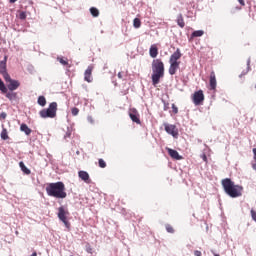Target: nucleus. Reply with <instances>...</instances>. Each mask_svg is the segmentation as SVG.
<instances>
[{
	"label": "nucleus",
	"instance_id": "nucleus-19",
	"mask_svg": "<svg viewBox=\"0 0 256 256\" xmlns=\"http://www.w3.org/2000/svg\"><path fill=\"white\" fill-rule=\"evenodd\" d=\"M20 131L25 133V135H31V132H32L31 128H29V126H27V124H21Z\"/></svg>",
	"mask_w": 256,
	"mask_h": 256
},
{
	"label": "nucleus",
	"instance_id": "nucleus-34",
	"mask_svg": "<svg viewBox=\"0 0 256 256\" xmlns=\"http://www.w3.org/2000/svg\"><path fill=\"white\" fill-rule=\"evenodd\" d=\"M71 113L74 116L79 115V108H77V107L72 108Z\"/></svg>",
	"mask_w": 256,
	"mask_h": 256
},
{
	"label": "nucleus",
	"instance_id": "nucleus-17",
	"mask_svg": "<svg viewBox=\"0 0 256 256\" xmlns=\"http://www.w3.org/2000/svg\"><path fill=\"white\" fill-rule=\"evenodd\" d=\"M19 167L25 175H31V170L27 168V166H25V163H23V161L19 162Z\"/></svg>",
	"mask_w": 256,
	"mask_h": 256
},
{
	"label": "nucleus",
	"instance_id": "nucleus-40",
	"mask_svg": "<svg viewBox=\"0 0 256 256\" xmlns=\"http://www.w3.org/2000/svg\"><path fill=\"white\" fill-rule=\"evenodd\" d=\"M118 78H119V79H122V78H123V72H119V73H118Z\"/></svg>",
	"mask_w": 256,
	"mask_h": 256
},
{
	"label": "nucleus",
	"instance_id": "nucleus-25",
	"mask_svg": "<svg viewBox=\"0 0 256 256\" xmlns=\"http://www.w3.org/2000/svg\"><path fill=\"white\" fill-rule=\"evenodd\" d=\"M57 61H59V63H61V65L71 67V66L69 65V61L67 60V58L58 57V58H57Z\"/></svg>",
	"mask_w": 256,
	"mask_h": 256
},
{
	"label": "nucleus",
	"instance_id": "nucleus-9",
	"mask_svg": "<svg viewBox=\"0 0 256 256\" xmlns=\"http://www.w3.org/2000/svg\"><path fill=\"white\" fill-rule=\"evenodd\" d=\"M164 129L168 135H172L175 139L179 137V130L177 129V126L173 124L164 123Z\"/></svg>",
	"mask_w": 256,
	"mask_h": 256
},
{
	"label": "nucleus",
	"instance_id": "nucleus-31",
	"mask_svg": "<svg viewBox=\"0 0 256 256\" xmlns=\"http://www.w3.org/2000/svg\"><path fill=\"white\" fill-rule=\"evenodd\" d=\"M18 17H19V19H21L22 21H25V19H27V13L24 12V11H20Z\"/></svg>",
	"mask_w": 256,
	"mask_h": 256
},
{
	"label": "nucleus",
	"instance_id": "nucleus-15",
	"mask_svg": "<svg viewBox=\"0 0 256 256\" xmlns=\"http://www.w3.org/2000/svg\"><path fill=\"white\" fill-rule=\"evenodd\" d=\"M167 151H168V155H170L172 159H176V161H181V159H183V157L179 155V152H177V150L167 148Z\"/></svg>",
	"mask_w": 256,
	"mask_h": 256
},
{
	"label": "nucleus",
	"instance_id": "nucleus-44",
	"mask_svg": "<svg viewBox=\"0 0 256 256\" xmlns=\"http://www.w3.org/2000/svg\"><path fill=\"white\" fill-rule=\"evenodd\" d=\"M254 87H255V89H256V84H255V86H254Z\"/></svg>",
	"mask_w": 256,
	"mask_h": 256
},
{
	"label": "nucleus",
	"instance_id": "nucleus-7",
	"mask_svg": "<svg viewBox=\"0 0 256 256\" xmlns=\"http://www.w3.org/2000/svg\"><path fill=\"white\" fill-rule=\"evenodd\" d=\"M4 81L7 83V89L9 91H17V89H19V87H21V82H19L18 80H13L11 78V75H8L4 78Z\"/></svg>",
	"mask_w": 256,
	"mask_h": 256
},
{
	"label": "nucleus",
	"instance_id": "nucleus-26",
	"mask_svg": "<svg viewBox=\"0 0 256 256\" xmlns=\"http://www.w3.org/2000/svg\"><path fill=\"white\" fill-rule=\"evenodd\" d=\"M90 13L92 17H99V9H97L96 7H91Z\"/></svg>",
	"mask_w": 256,
	"mask_h": 256
},
{
	"label": "nucleus",
	"instance_id": "nucleus-1",
	"mask_svg": "<svg viewBox=\"0 0 256 256\" xmlns=\"http://www.w3.org/2000/svg\"><path fill=\"white\" fill-rule=\"evenodd\" d=\"M163 77H165V64L161 59H154L152 61V85L157 87Z\"/></svg>",
	"mask_w": 256,
	"mask_h": 256
},
{
	"label": "nucleus",
	"instance_id": "nucleus-5",
	"mask_svg": "<svg viewBox=\"0 0 256 256\" xmlns=\"http://www.w3.org/2000/svg\"><path fill=\"white\" fill-rule=\"evenodd\" d=\"M42 119H55L57 117V102H51L47 109H42L39 112Z\"/></svg>",
	"mask_w": 256,
	"mask_h": 256
},
{
	"label": "nucleus",
	"instance_id": "nucleus-13",
	"mask_svg": "<svg viewBox=\"0 0 256 256\" xmlns=\"http://www.w3.org/2000/svg\"><path fill=\"white\" fill-rule=\"evenodd\" d=\"M0 75H2L3 79L9 76V73L7 72V56L0 62Z\"/></svg>",
	"mask_w": 256,
	"mask_h": 256
},
{
	"label": "nucleus",
	"instance_id": "nucleus-38",
	"mask_svg": "<svg viewBox=\"0 0 256 256\" xmlns=\"http://www.w3.org/2000/svg\"><path fill=\"white\" fill-rule=\"evenodd\" d=\"M194 255H195V256H201L202 253H201V251H199V250H195V251H194Z\"/></svg>",
	"mask_w": 256,
	"mask_h": 256
},
{
	"label": "nucleus",
	"instance_id": "nucleus-3",
	"mask_svg": "<svg viewBox=\"0 0 256 256\" xmlns=\"http://www.w3.org/2000/svg\"><path fill=\"white\" fill-rule=\"evenodd\" d=\"M65 190V184L63 182L48 183L46 186L47 195L55 199H65L67 197Z\"/></svg>",
	"mask_w": 256,
	"mask_h": 256
},
{
	"label": "nucleus",
	"instance_id": "nucleus-39",
	"mask_svg": "<svg viewBox=\"0 0 256 256\" xmlns=\"http://www.w3.org/2000/svg\"><path fill=\"white\" fill-rule=\"evenodd\" d=\"M253 154H254L253 159H254V161H256V148L253 149Z\"/></svg>",
	"mask_w": 256,
	"mask_h": 256
},
{
	"label": "nucleus",
	"instance_id": "nucleus-37",
	"mask_svg": "<svg viewBox=\"0 0 256 256\" xmlns=\"http://www.w3.org/2000/svg\"><path fill=\"white\" fill-rule=\"evenodd\" d=\"M238 3L242 6L245 7V0H237Z\"/></svg>",
	"mask_w": 256,
	"mask_h": 256
},
{
	"label": "nucleus",
	"instance_id": "nucleus-14",
	"mask_svg": "<svg viewBox=\"0 0 256 256\" xmlns=\"http://www.w3.org/2000/svg\"><path fill=\"white\" fill-rule=\"evenodd\" d=\"M78 177L79 179L84 181V183H87V184L91 183V178L89 176V173H87V171L80 170L78 172Z\"/></svg>",
	"mask_w": 256,
	"mask_h": 256
},
{
	"label": "nucleus",
	"instance_id": "nucleus-28",
	"mask_svg": "<svg viewBox=\"0 0 256 256\" xmlns=\"http://www.w3.org/2000/svg\"><path fill=\"white\" fill-rule=\"evenodd\" d=\"M133 27H135V29H139V27H141V19L135 18L133 20Z\"/></svg>",
	"mask_w": 256,
	"mask_h": 256
},
{
	"label": "nucleus",
	"instance_id": "nucleus-24",
	"mask_svg": "<svg viewBox=\"0 0 256 256\" xmlns=\"http://www.w3.org/2000/svg\"><path fill=\"white\" fill-rule=\"evenodd\" d=\"M177 25H179L181 27V29H183V27H185V20L183 19L182 15L178 16Z\"/></svg>",
	"mask_w": 256,
	"mask_h": 256
},
{
	"label": "nucleus",
	"instance_id": "nucleus-22",
	"mask_svg": "<svg viewBox=\"0 0 256 256\" xmlns=\"http://www.w3.org/2000/svg\"><path fill=\"white\" fill-rule=\"evenodd\" d=\"M203 35H205V31L196 30L191 34V39H195V37H203Z\"/></svg>",
	"mask_w": 256,
	"mask_h": 256
},
{
	"label": "nucleus",
	"instance_id": "nucleus-2",
	"mask_svg": "<svg viewBox=\"0 0 256 256\" xmlns=\"http://www.w3.org/2000/svg\"><path fill=\"white\" fill-rule=\"evenodd\" d=\"M221 183L226 195H229L232 199H237V197L243 195V186L235 185L231 178H225Z\"/></svg>",
	"mask_w": 256,
	"mask_h": 256
},
{
	"label": "nucleus",
	"instance_id": "nucleus-11",
	"mask_svg": "<svg viewBox=\"0 0 256 256\" xmlns=\"http://www.w3.org/2000/svg\"><path fill=\"white\" fill-rule=\"evenodd\" d=\"M129 117L133 123H136L137 125H141V119H139V112L135 108H131L129 110Z\"/></svg>",
	"mask_w": 256,
	"mask_h": 256
},
{
	"label": "nucleus",
	"instance_id": "nucleus-35",
	"mask_svg": "<svg viewBox=\"0 0 256 256\" xmlns=\"http://www.w3.org/2000/svg\"><path fill=\"white\" fill-rule=\"evenodd\" d=\"M5 119H7V113L1 112V114H0V121H5Z\"/></svg>",
	"mask_w": 256,
	"mask_h": 256
},
{
	"label": "nucleus",
	"instance_id": "nucleus-42",
	"mask_svg": "<svg viewBox=\"0 0 256 256\" xmlns=\"http://www.w3.org/2000/svg\"><path fill=\"white\" fill-rule=\"evenodd\" d=\"M67 135V137H71V133H68V134H66Z\"/></svg>",
	"mask_w": 256,
	"mask_h": 256
},
{
	"label": "nucleus",
	"instance_id": "nucleus-27",
	"mask_svg": "<svg viewBox=\"0 0 256 256\" xmlns=\"http://www.w3.org/2000/svg\"><path fill=\"white\" fill-rule=\"evenodd\" d=\"M0 91L1 93H7V86H5V82L0 78Z\"/></svg>",
	"mask_w": 256,
	"mask_h": 256
},
{
	"label": "nucleus",
	"instance_id": "nucleus-4",
	"mask_svg": "<svg viewBox=\"0 0 256 256\" xmlns=\"http://www.w3.org/2000/svg\"><path fill=\"white\" fill-rule=\"evenodd\" d=\"M182 55L181 49L177 48L176 51L170 56V67L168 69L170 75H175V73H177V69H179V65H181L179 59H181Z\"/></svg>",
	"mask_w": 256,
	"mask_h": 256
},
{
	"label": "nucleus",
	"instance_id": "nucleus-8",
	"mask_svg": "<svg viewBox=\"0 0 256 256\" xmlns=\"http://www.w3.org/2000/svg\"><path fill=\"white\" fill-rule=\"evenodd\" d=\"M192 101L194 105H202L205 101V94H203V90H198L194 92L192 96Z\"/></svg>",
	"mask_w": 256,
	"mask_h": 256
},
{
	"label": "nucleus",
	"instance_id": "nucleus-12",
	"mask_svg": "<svg viewBox=\"0 0 256 256\" xmlns=\"http://www.w3.org/2000/svg\"><path fill=\"white\" fill-rule=\"evenodd\" d=\"M209 90L210 91H217V76H215V72L210 73L209 78Z\"/></svg>",
	"mask_w": 256,
	"mask_h": 256
},
{
	"label": "nucleus",
	"instance_id": "nucleus-23",
	"mask_svg": "<svg viewBox=\"0 0 256 256\" xmlns=\"http://www.w3.org/2000/svg\"><path fill=\"white\" fill-rule=\"evenodd\" d=\"M38 105L41 107H45V105H47V99H45V96L38 97Z\"/></svg>",
	"mask_w": 256,
	"mask_h": 256
},
{
	"label": "nucleus",
	"instance_id": "nucleus-29",
	"mask_svg": "<svg viewBox=\"0 0 256 256\" xmlns=\"http://www.w3.org/2000/svg\"><path fill=\"white\" fill-rule=\"evenodd\" d=\"M98 165L101 169H105V167H107V163L102 158L98 160Z\"/></svg>",
	"mask_w": 256,
	"mask_h": 256
},
{
	"label": "nucleus",
	"instance_id": "nucleus-18",
	"mask_svg": "<svg viewBox=\"0 0 256 256\" xmlns=\"http://www.w3.org/2000/svg\"><path fill=\"white\" fill-rule=\"evenodd\" d=\"M0 137L3 141H7V139H9V133L7 132V128H5L4 125H2V132L0 134Z\"/></svg>",
	"mask_w": 256,
	"mask_h": 256
},
{
	"label": "nucleus",
	"instance_id": "nucleus-20",
	"mask_svg": "<svg viewBox=\"0 0 256 256\" xmlns=\"http://www.w3.org/2000/svg\"><path fill=\"white\" fill-rule=\"evenodd\" d=\"M251 71V58H249L248 60H247V68H246V70L245 71H243L240 75H239V77L241 78V77H245V75H247V73H249Z\"/></svg>",
	"mask_w": 256,
	"mask_h": 256
},
{
	"label": "nucleus",
	"instance_id": "nucleus-10",
	"mask_svg": "<svg viewBox=\"0 0 256 256\" xmlns=\"http://www.w3.org/2000/svg\"><path fill=\"white\" fill-rule=\"evenodd\" d=\"M93 69H95V67L93 65H89L84 72V81L87 83H93Z\"/></svg>",
	"mask_w": 256,
	"mask_h": 256
},
{
	"label": "nucleus",
	"instance_id": "nucleus-36",
	"mask_svg": "<svg viewBox=\"0 0 256 256\" xmlns=\"http://www.w3.org/2000/svg\"><path fill=\"white\" fill-rule=\"evenodd\" d=\"M250 213H251V217H252L253 221L256 222V211L252 209V210L250 211Z\"/></svg>",
	"mask_w": 256,
	"mask_h": 256
},
{
	"label": "nucleus",
	"instance_id": "nucleus-32",
	"mask_svg": "<svg viewBox=\"0 0 256 256\" xmlns=\"http://www.w3.org/2000/svg\"><path fill=\"white\" fill-rule=\"evenodd\" d=\"M165 228L167 233H175V229L173 228V226H171V224H166Z\"/></svg>",
	"mask_w": 256,
	"mask_h": 256
},
{
	"label": "nucleus",
	"instance_id": "nucleus-43",
	"mask_svg": "<svg viewBox=\"0 0 256 256\" xmlns=\"http://www.w3.org/2000/svg\"><path fill=\"white\" fill-rule=\"evenodd\" d=\"M214 256H219V254H215Z\"/></svg>",
	"mask_w": 256,
	"mask_h": 256
},
{
	"label": "nucleus",
	"instance_id": "nucleus-41",
	"mask_svg": "<svg viewBox=\"0 0 256 256\" xmlns=\"http://www.w3.org/2000/svg\"><path fill=\"white\" fill-rule=\"evenodd\" d=\"M10 3H17V0H9Z\"/></svg>",
	"mask_w": 256,
	"mask_h": 256
},
{
	"label": "nucleus",
	"instance_id": "nucleus-6",
	"mask_svg": "<svg viewBox=\"0 0 256 256\" xmlns=\"http://www.w3.org/2000/svg\"><path fill=\"white\" fill-rule=\"evenodd\" d=\"M69 217V210L65 209V207H59L58 208V219L64 223L66 229H71V223H69V220L67 219Z\"/></svg>",
	"mask_w": 256,
	"mask_h": 256
},
{
	"label": "nucleus",
	"instance_id": "nucleus-21",
	"mask_svg": "<svg viewBox=\"0 0 256 256\" xmlns=\"http://www.w3.org/2000/svg\"><path fill=\"white\" fill-rule=\"evenodd\" d=\"M6 97H7V99H9V101H16L17 93L13 92V91L7 92Z\"/></svg>",
	"mask_w": 256,
	"mask_h": 256
},
{
	"label": "nucleus",
	"instance_id": "nucleus-30",
	"mask_svg": "<svg viewBox=\"0 0 256 256\" xmlns=\"http://www.w3.org/2000/svg\"><path fill=\"white\" fill-rule=\"evenodd\" d=\"M85 249L86 252H88L90 255H93V247L91 246V244L86 243Z\"/></svg>",
	"mask_w": 256,
	"mask_h": 256
},
{
	"label": "nucleus",
	"instance_id": "nucleus-16",
	"mask_svg": "<svg viewBox=\"0 0 256 256\" xmlns=\"http://www.w3.org/2000/svg\"><path fill=\"white\" fill-rule=\"evenodd\" d=\"M149 55L150 57H152V59H155L157 55H159V48L157 47L156 44L150 46Z\"/></svg>",
	"mask_w": 256,
	"mask_h": 256
},
{
	"label": "nucleus",
	"instance_id": "nucleus-33",
	"mask_svg": "<svg viewBox=\"0 0 256 256\" xmlns=\"http://www.w3.org/2000/svg\"><path fill=\"white\" fill-rule=\"evenodd\" d=\"M172 113H174V115H177V113H179V108H177L175 104H172Z\"/></svg>",
	"mask_w": 256,
	"mask_h": 256
}]
</instances>
